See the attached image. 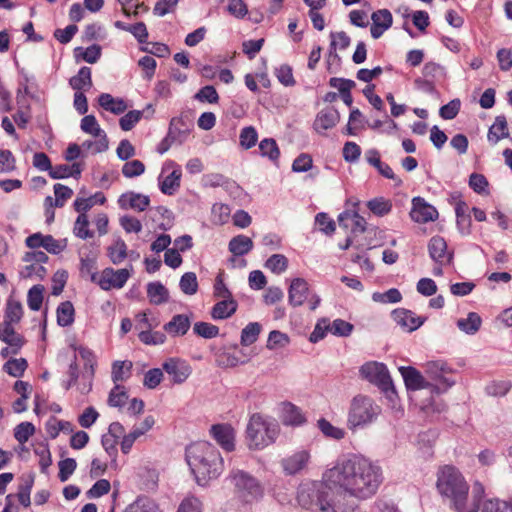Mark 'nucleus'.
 <instances>
[{
    "instance_id": "f257e3e1",
    "label": "nucleus",
    "mask_w": 512,
    "mask_h": 512,
    "mask_svg": "<svg viewBox=\"0 0 512 512\" xmlns=\"http://www.w3.org/2000/svg\"><path fill=\"white\" fill-rule=\"evenodd\" d=\"M383 480L382 469L368 458L351 455L338 459L322 481L301 483L297 502L312 512H355L357 500L376 494Z\"/></svg>"
},
{
    "instance_id": "13d9d810",
    "label": "nucleus",
    "mask_w": 512,
    "mask_h": 512,
    "mask_svg": "<svg viewBox=\"0 0 512 512\" xmlns=\"http://www.w3.org/2000/svg\"><path fill=\"white\" fill-rule=\"evenodd\" d=\"M138 337L146 345H161L166 341V335L160 331L141 330Z\"/></svg>"
},
{
    "instance_id": "f3484780",
    "label": "nucleus",
    "mask_w": 512,
    "mask_h": 512,
    "mask_svg": "<svg viewBox=\"0 0 512 512\" xmlns=\"http://www.w3.org/2000/svg\"><path fill=\"white\" fill-rule=\"evenodd\" d=\"M81 129L83 132L98 138V150H107L109 141L104 130L101 129L94 115H86L81 120Z\"/></svg>"
},
{
    "instance_id": "39448f33",
    "label": "nucleus",
    "mask_w": 512,
    "mask_h": 512,
    "mask_svg": "<svg viewBox=\"0 0 512 512\" xmlns=\"http://www.w3.org/2000/svg\"><path fill=\"white\" fill-rule=\"evenodd\" d=\"M381 413V408L373 399L364 395L355 396L350 403L347 426L356 430L374 422Z\"/></svg>"
},
{
    "instance_id": "393cba45",
    "label": "nucleus",
    "mask_w": 512,
    "mask_h": 512,
    "mask_svg": "<svg viewBox=\"0 0 512 512\" xmlns=\"http://www.w3.org/2000/svg\"><path fill=\"white\" fill-rule=\"evenodd\" d=\"M366 158L368 163L374 166L383 177L394 180L398 186L402 184V180L395 175L392 168L381 161L377 150H369L366 154Z\"/></svg>"
},
{
    "instance_id": "e2e57ef3",
    "label": "nucleus",
    "mask_w": 512,
    "mask_h": 512,
    "mask_svg": "<svg viewBox=\"0 0 512 512\" xmlns=\"http://www.w3.org/2000/svg\"><path fill=\"white\" fill-rule=\"evenodd\" d=\"M240 145L245 149H250L255 146L258 140V134L253 126L245 127L240 132Z\"/></svg>"
},
{
    "instance_id": "09e8293b",
    "label": "nucleus",
    "mask_w": 512,
    "mask_h": 512,
    "mask_svg": "<svg viewBox=\"0 0 512 512\" xmlns=\"http://www.w3.org/2000/svg\"><path fill=\"white\" fill-rule=\"evenodd\" d=\"M43 292L44 286L40 284L34 285L29 289L27 294V304L32 311L40 310L43 302Z\"/></svg>"
},
{
    "instance_id": "37998d69",
    "label": "nucleus",
    "mask_w": 512,
    "mask_h": 512,
    "mask_svg": "<svg viewBox=\"0 0 512 512\" xmlns=\"http://www.w3.org/2000/svg\"><path fill=\"white\" fill-rule=\"evenodd\" d=\"M261 332V325L258 322H251L241 331L240 342L243 346H250L255 343Z\"/></svg>"
},
{
    "instance_id": "cd10ccee",
    "label": "nucleus",
    "mask_w": 512,
    "mask_h": 512,
    "mask_svg": "<svg viewBox=\"0 0 512 512\" xmlns=\"http://www.w3.org/2000/svg\"><path fill=\"white\" fill-rule=\"evenodd\" d=\"M509 136V128L507 119L504 115H498L494 123L489 128L487 138L493 144L498 143L500 140Z\"/></svg>"
},
{
    "instance_id": "774afa93",
    "label": "nucleus",
    "mask_w": 512,
    "mask_h": 512,
    "mask_svg": "<svg viewBox=\"0 0 512 512\" xmlns=\"http://www.w3.org/2000/svg\"><path fill=\"white\" fill-rule=\"evenodd\" d=\"M145 171V165L140 160H131L126 162L122 167V174L126 178L140 176Z\"/></svg>"
},
{
    "instance_id": "412c9836",
    "label": "nucleus",
    "mask_w": 512,
    "mask_h": 512,
    "mask_svg": "<svg viewBox=\"0 0 512 512\" xmlns=\"http://www.w3.org/2000/svg\"><path fill=\"white\" fill-rule=\"evenodd\" d=\"M308 292L309 287L305 279H293L288 290L289 303L294 307L301 306L306 301Z\"/></svg>"
},
{
    "instance_id": "aec40b11",
    "label": "nucleus",
    "mask_w": 512,
    "mask_h": 512,
    "mask_svg": "<svg viewBox=\"0 0 512 512\" xmlns=\"http://www.w3.org/2000/svg\"><path fill=\"white\" fill-rule=\"evenodd\" d=\"M0 340L12 347V354L16 355L25 343L24 337L15 331L13 325L0 323Z\"/></svg>"
},
{
    "instance_id": "0e129e2a",
    "label": "nucleus",
    "mask_w": 512,
    "mask_h": 512,
    "mask_svg": "<svg viewBox=\"0 0 512 512\" xmlns=\"http://www.w3.org/2000/svg\"><path fill=\"white\" fill-rule=\"evenodd\" d=\"M143 112L140 110H132L122 116L119 125L123 131L131 130L142 118Z\"/></svg>"
},
{
    "instance_id": "58836bf2",
    "label": "nucleus",
    "mask_w": 512,
    "mask_h": 512,
    "mask_svg": "<svg viewBox=\"0 0 512 512\" xmlns=\"http://www.w3.org/2000/svg\"><path fill=\"white\" fill-rule=\"evenodd\" d=\"M74 307L70 301L62 302L57 308V323L62 327L70 326L74 322Z\"/></svg>"
},
{
    "instance_id": "bf43d9fd",
    "label": "nucleus",
    "mask_w": 512,
    "mask_h": 512,
    "mask_svg": "<svg viewBox=\"0 0 512 512\" xmlns=\"http://www.w3.org/2000/svg\"><path fill=\"white\" fill-rule=\"evenodd\" d=\"M354 326L342 319H335L332 323L329 321V331L339 337H347L353 331Z\"/></svg>"
},
{
    "instance_id": "c9c22d12",
    "label": "nucleus",
    "mask_w": 512,
    "mask_h": 512,
    "mask_svg": "<svg viewBox=\"0 0 512 512\" xmlns=\"http://www.w3.org/2000/svg\"><path fill=\"white\" fill-rule=\"evenodd\" d=\"M34 484V475L29 474L21 478L18 487L17 498L24 507H29L31 504L30 493Z\"/></svg>"
},
{
    "instance_id": "de8ad7c7",
    "label": "nucleus",
    "mask_w": 512,
    "mask_h": 512,
    "mask_svg": "<svg viewBox=\"0 0 512 512\" xmlns=\"http://www.w3.org/2000/svg\"><path fill=\"white\" fill-rule=\"evenodd\" d=\"M180 290L186 295H194L198 291L197 276L194 272L184 273L179 282Z\"/></svg>"
},
{
    "instance_id": "7c9ffc66",
    "label": "nucleus",
    "mask_w": 512,
    "mask_h": 512,
    "mask_svg": "<svg viewBox=\"0 0 512 512\" xmlns=\"http://www.w3.org/2000/svg\"><path fill=\"white\" fill-rule=\"evenodd\" d=\"M147 296L154 305H161L169 300L168 289L161 282H150L147 285Z\"/></svg>"
},
{
    "instance_id": "052dcab7",
    "label": "nucleus",
    "mask_w": 512,
    "mask_h": 512,
    "mask_svg": "<svg viewBox=\"0 0 512 512\" xmlns=\"http://www.w3.org/2000/svg\"><path fill=\"white\" fill-rule=\"evenodd\" d=\"M35 433V426L31 422H21L14 429L15 439L24 444Z\"/></svg>"
},
{
    "instance_id": "338daca9",
    "label": "nucleus",
    "mask_w": 512,
    "mask_h": 512,
    "mask_svg": "<svg viewBox=\"0 0 512 512\" xmlns=\"http://www.w3.org/2000/svg\"><path fill=\"white\" fill-rule=\"evenodd\" d=\"M59 474L58 477L61 482H65L74 473L77 467L76 460L73 458H66L58 463Z\"/></svg>"
},
{
    "instance_id": "ddd939ff",
    "label": "nucleus",
    "mask_w": 512,
    "mask_h": 512,
    "mask_svg": "<svg viewBox=\"0 0 512 512\" xmlns=\"http://www.w3.org/2000/svg\"><path fill=\"white\" fill-rule=\"evenodd\" d=\"M210 433L222 449L231 452L235 449V431L229 424L212 425Z\"/></svg>"
},
{
    "instance_id": "a18cd8bd",
    "label": "nucleus",
    "mask_w": 512,
    "mask_h": 512,
    "mask_svg": "<svg viewBox=\"0 0 512 512\" xmlns=\"http://www.w3.org/2000/svg\"><path fill=\"white\" fill-rule=\"evenodd\" d=\"M330 37V55H333L334 57H338L335 53L337 47H339L341 50H345L350 46L351 39L344 31L331 32Z\"/></svg>"
},
{
    "instance_id": "c03bdc74",
    "label": "nucleus",
    "mask_w": 512,
    "mask_h": 512,
    "mask_svg": "<svg viewBox=\"0 0 512 512\" xmlns=\"http://www.w3.org/2000/svg\"><path fill=\"white\" fill-rule=\"evenodd\" d=\"M126 512H160L157 504L148 497H138L126 508Z\"/></svg>"
},
{
    "instance_id": "864d4df0",
    "label": "nucleus",
    "mask_w": 512,
    "mask_h": 512,
    "mask_svg": "<svg viewBox=\"0 0 512 512\" xmlns=\"http://www.w3.org/2000/svg\"><path fill=\"white\" fill-rule=\"evenodd\" d=\"M28 367V363L24 358L10 359L4 364V370L10 376L21 377Z\"/></svg>"
},
{
    "instance_id": "4be33fe9",
    "label": "nucleus",
    "mask_w": 512,
    "mask_h": 512,
    "mask_svg": "<svg viewBox=\"0 0 512 512\" xmlns=\"http://www.w3.org/2000/svg\"><path fill=\"white\" fill-rule=\"evenodd\" d=\"M340 120V114L334 107L321 110L314 121V129L320 133L337 125Z\"/></svg>"
},
{
    "instance_id": "a878e982",
    "label": "nucleus",
    "mask_w": 512,
    "mask_h": 512,
    "mask_svg": "<svg viewBox=\"0 0 512 512\" xmlns=\"http://www.w3.org/2000/svg\"><path fill=\"white\" fill-rule=\"evenodd\" d=\"M192 123L181 117H174L171 119L169 124L168 133L172 132V136L176 139L177 143L182 144L188 137Z\"/></svg>"
},
{
    "instance_id": "f704fd0d",
    "label": "nucleus",
    "mask_w": 512,
    "mask_h": 512,
    "mask_svg": "<svg viewBox=\"0 0 512 512\" xmlns=\"http://www.w3.org/2000/svg\"><path fill=\"white\" fill-rule=\"evenodd\" d=\"M456 325L465 334L474 335L480 329V315L476 312H470L466 318L458 319Z\"/></svg>"
},
{
    "instance_id": "2eb2a0df",
    "label": "nucleus",
    "mask_w": 512,
    "mask_h": 512,
    "mask_svg": "<svg viewBox=\"0 0 512 512\" xmlns=\"http://www.w3.org/2000/svg\"><path fill=\"white\" fill-rule=\"evenodd\" d=\"M392 318L397 325L408 332L417 330L425 321V318L416 316L414 312L404 308L395 309L392 312Z\"/></svg>"
},
{
    "instance_id": "473e14b6",
    "label": "nucleus",
    "mask_w": 512,
    "mask_h": 512,
    "mask_svg": "<svg viewBox=\"0 0 512 512\" xmlns=\"http://www.w3.org/2000/svg\"><path fill=\"white\" fill-rule=\"evenodd\" d=\"M127 254V245L120 237L107 248V255L114 265L121 264L127 258Z\"/></svg>"
},
{
    "instance_id": "603ef678",
    "label": "nucleus",
    "mask_w": 512,
    "mask_h": 512,
    "mask_svg": "<svg viewBox=\"0 0 512 512\" xmlns=\"http://www.w3.org/2000/svg\"><path fill=\"white\" fill-rule=\"evenodd\" d=\"M265 266L271 272L281 274L288 267V259L283 254H273L267 259Z\"/></svg>"
},
{
    "instance_id": "f8f14e48",
    "label": "nucleus",
    "mask_w": 512,
    "mask_h": 512,
    "mask_svg": "<svg viewBox=\"0 0 512 512\" xmlns=\"http://www.w3.org/2000/svg\"><path fill=\"white\" fill-rule=\"evenodd\" d=\"M163 370L172 377V381L175 384H181L191 374L190 366L185 362L177 358H169L162 364Z\"/></svg>"
},
{
    "instance_id": "c85d7f7f",
    "label": "nucleus",
    "mask_w": 512,
    "mask_h": 512,
    "mask_svg": "<svg viewBox=\"0 0 512 512\" xmlns=\"http://www.w3.org/2000/svg\"><path fill=\"white\" fill-rule=\"evenodd\" d=\"M23 317V307L20 301L9 297L6 302L4 320L2 323L14 325L21 321Z\"/></svg>"
},
{
    "instance_id": "c756f323",
    "label": "nucleus",
    "mask_w": 512,
    "mask_h": 512,
    "mask_svg": "<svg viewBox=\"0 0 512 512\" xmlns=\"http://www.w3.org/2000/svg\"><path fill=\"white\" fill-rule=\"evenodd\" d=\"M253 246L252 239L242 234L233 237L228 244L229 251L234 256L248 254L253 249Z\"/></svg>"
},
{
    "instance_id": "2f4dec72",
    "label": "nucleus",
    "mask_w": 512,
    "mask_h": 512,
    "mask_svg": "<svg viewBox=\"0 0 512 512\" xmlns=\"http://www.w3.org/2000/svg\"><path fill=\"white\" fill-rule=\"evenodd\" d=\"M99 105L116 115L122 114L127 109V105L123 99H115L108 93H102L98 97Z\"/></svg>"
},
{
    "instance_id": "a19ab883",
    "label": "nucleus",
    "mask_w": 512,
    "mask_h": 512,
    "mask_svg": "<svg viewBox=\"0 0 512 512\" xmlns=\"http://www.w3.org/2000/svg\"><path fill=\"white\" fill-rule=\"evenodd\" d=\"M259 150L262 157H267L272 162H277L280 157V150L273 138H265L259 143Z\"/></svg>"
},
{
    "instance_id": "69168bd1",
    "label": "nucleus",
    "mask_w": 512,
    "mask_h": 512,
    "mask_svg": "<svg viewBox=\"0 0 512 512\" xmlns=\"http://www.w3.org/2000/svg\"><path fill=\"white\" fill-rule=\"evenodd\" d=\"M511 385L507 381H492L485 387V392L489 396L502 397L510 390Z\"/></svg>"
},
{
    "instance_id": "680f3d73",
    "label": "nucleus",
    "mask_w": 512,
    "mask_h": 512,
    "mask_svg": "<svg viewBox=\"0 0 512 512\" xmlns=\"http://www.w3.org/2000/svg\"><path fill=\"white\" fill-rule=\"evenodd\" d=\"M372 299L379 303H398L401 301L402 295L398 289L391 288L384 293H373Z\"/></svg>"
},
{
    "instance_id": "72a5a7b5",
    "label": "nucleus",
    "mask_w": 512,
    "mask_h": 512,
    "mask_svg": "<svg viewBox=\"0 0 512 512\" xmlns=\"http://www.w3.org/2000/svg\"><path fill=\"white\" fill-rule=\"evenodd\" d=\"M70 86L76 90H88L92 86L91 69L83 66L79 69L78 74L73 76L69 81Z\"/></svg>"
},
{
    "instance_id": "4c0bfd02",
    "label": "nucleus",
    "mask_w": 512,
    "mask_h": 512,
    "mask_svg": "<svg viewBox=\"0 0 512 512\" xmlns=\"http://www.w3.org/2000/svg\"><path fill=\"white\" fill-rule=\"evenodd\" d=\"M181 171L174 170L160 182V190L165 195H173L180 187Z\"/></svg>"
},
{
    "instance_id": "e433bc0d",
    "label": "nucleus",
    "mask_w": 512,
    "mask_h": 512,
    "mask_svg": "<svg viewBox=\"0 0 512 512\" xmlns=\"http://www.w3.org/2000/svg\"><path fill=\"white\" fill-rule=\"evenodd\" d=\"M351 221V232L354 234L363 233L366 230V220L356 212L344 211L338 216V223Z\"/></svg>"
},
{
    "instance_id": "9d476101",
    "label": "nucleus",
    "mask_w": 512,
    "mask_h": 512,
    "mask_svg": "<svg viewBox=\"0 0 512 512\" xmlns=\"http://www.w3.org/2000/svg\"><path fill=\"white\" fill-rule=\"evenodd\" d=\"M410 217L414 222L427 223L438 218V211L424 198L418 196L412 199Z\"/></svg>"
},
{
    "instance_id": "79ce46f5",
    "label": "nucleus",
    "mask_w": 512,
    "mask_h": 512,
    "mask_svg": "<svg viewBox=\"0 0 512 512\" xmlns=\"http://www.w3.org/2000/svg\"><path fill=\"white\" fill-rule=\"evenodd\" d=\"M132 366L131 361H115L112 364L111 377L115 385L130 376Z\"/></svg>"
},
{
    "instance_id": "b1692460",
    "label": "nucleus",
    "mask_w": 512,
    "mask_h": 512,
    "mask_svg": "<svg viewBox=\"0 0 512 512\" xmlns=\"http://www.w3.org/2000/svg\"><path fill=\"white\" fill-rule=\"evenodd\" d=\"M191 326L190 318L185 314H176L164 324L163 329L172 337L185 335Z\"/></svg>"
},
{
    "instance_id": "5fc2aeb1",
    "label": "nucleus",
    "mask_w": 512,
    "mask_h": 512,
    "mask_svg": "<svg viewBox=\"0 0 512 512\" xmlns=\"http://www.w3.org/2000/svg\"><path fill=\"white\" fill-rule=\"evenodd\" d=\"M127 399L128 394L124 386L116 384L109 393L108 404L111 407H123Z\"/></svg>"
},
{
    "instance_id": "6ab92c4d",
    "label": "nucleus",
    "mask_w": 512,
    "mask_h": 512,
    "mask_svg": "<svg viewBox=\"0 0 512 512\" xmlns=\"http://www.w3.org/2000/svg\"><path fill=\"white\" fill-rule=\"evenodd\" d=\"M399 371L404 379L406 388L411 391H416L424 388H430L433 386L427 382L423 375L414 367H400Z\"/></svg>"
},
{
    "instance_id": "20e7f679",
    "label": "nucleus",
    "mask_w": 512,
    "mask_h": 512,
    "mask_svg": "<svg viewBox=\"0 0 512 512\" xmlns=\"http://www.w3.org/2000/svg\"><path fill=\"white\" fill-rule=\"evenodd\" d=\"M279 433L276 422L267 421L261 414H253L246 428L248 446L260 450L275 442Z\"/></svg>"
},
{
    "instance_id": "6e6552de",
    "label": "nucleus",
    "mask_w": 512,
    "mask_h": 512,
    "mask_svg": "<svg viewBox=\"0 0 512 512\" xmlns=\"http://www.w3.org/2000/svg\"><path fill=\"white\" fill-rule=\"evenodd\" d=\"M129 278L130 272L128 269L114 270L111 267H107L100 272L96 283L102 290L109 291L111 289L123 288Z\"/></svg>"
},
{
    "instance_id": "8fccbe9b",
    "label": "nucleus",
    "mask_w": 512,
    "mask_h": 512,
    "mask_svg": "<svg viewBox=\"0 0 512 512\" xmlns=\"http://www.w3.org/2000/svg\"><path fill=\"white\" fill-rule=\"evenodd\" d=\"M75 55L81 56L84 61L90 64L96 63L101 57V46L93 44L86 49L82 47L75 48Z\"/></svg>"
},
{
    "instance_id": "5701e85b",
    "label": "nucleus",
    "mask_w": 512,
    "mask_h": 512,
    "mask_svg": "<svg viewBox=\"0 0 512 512\" xmlns=\"http://www.w3.org/2000/svg\"><path fill=\"white\" fill-rule=\"evenodd\" d=\"M280 418L286 426H299L306 421L301 409L291 402H283L281 404Z\"/></svg>"
},
{
    "instance_id": "3c124183",
    "label": "nucleus",
    "mask_w": 512,
    "mask_h": 512,
    "mask_svg": "<svg viewBox=\"0 0 512 512\" xmlns=\"http://www.w3.org/2000/svg\"><path fill=\"white\" fill-rule=\"evenodd\" d=\"M369 210L376 216L387 215L392 209V203L383 197H378L370 200L367 203Z\"/></svg>"
},
{
    "instance_id": "9b49d317",
    "label": "nucleus",
    "mask_w": 512,
    "mask_h": 512,
    "mask_svg": "<svg viewBox=\"0 0 512 512\" xmlns=\"http://www.w3.org/2000/svg\"><path fill=\"white\" fill-rule=\"evenodd\" d=\"M428 252L435 264L440 266L449 265L453 258L452 252L447 250L446 241L440 236H434L429 240Z\"/></svg>"
},
{
    "instance_id": "6e6d98bb",
    "label": "nucleus",
    "mask_w": 512,
    "mask_h": 512,
    "mask_svg": "<svg viewBox=\"0 0 512 512\" xmlns=\"http://www.w3.org/2000/svg\"><path fill=\"white\" fill-rule=\"evenodd\" d=\"M193 331L198 336L205 339H212L218 336L219 328L208 322H196L193 326Z\"/></svg>"
},
{
    "instance_id": "bb28decb",
    "label": "nucleus",
    "mask_w": 512,
    "mask_h": 512,
    "mask_svg": "<svg viewBox=\"0 0 512 512\" xmlns=\"http://www.w3.org/2000/svg\"><path fill=\"white\" fill-rule=\"evenodd\" d=\"M238 308V303L234 298L221 299L211 310V317L214 320H224L231 317Z\"/></svg>"
},
{
    "instance_id": "0eeeda50",
    "label": "nucleus",
    "mask_w": 512,
    "mask_h": 512,
    "mask_svg": "<svg viewBox=\"0 0 512 512\" xmlns=\"http://www.w3.org/2000/svg\"><path fill=\"white\" fill-rule=\"evenodd\" d=\"M360 375L370 383L376 385L387 397L396 394L390 374L383 363L367 362L360 367Z\"/></svg>"
},
{
    "instance_id": "4468645a",
    "label": "nucleus",
    "mask_w": 512,
    "mask_h": 512,
    "mask_svg": "<svg viewBox=\"0 0 512 512\" xmlns=\"http://www.w3.org/2000/svg\"><path fill=\"white\" fill-rule=\"evenodd\" d=\"M371 20L370 33L374 39L380 38L393 24L392 13L385 8L374 11Z\"/></svg>"
},
{
    "instance_id": "49530a36",
    "label": "nucleus",
    "mask_w": 512,
    "mask_h": 512,
    "mask_svg": "<svg viewBox=\"0 0 512 512\" xmlns=\"http://www.w3.org/2000/svg\"><path fill=\"white\" fill-rule=\"evenodd\" d=\"M88 226H89L88 216L84 213L79 214L74 223V228H73V232H74L75 236H77L78 238L83 239V240L92 238L94 233H93V231H91L88 228Z\"/></svg>"
},
{
    "instance_id": "423d86ee",
    "label": "nucleus",
    "mask_w": 512,
    "mask_h": 512,
    "mask_svg": "<svg viewBox=\"0 0 512 512\" xmlns=\"http://www.w3.org/2000/svg\"><path fill=\"white\" fill-rule=\"evenodd\" d=\"M228 478L234 487L237 497L245 503H252L263 497L264 488L262 484L250 473L240 469H233Z\"/></svg>"
},
{
    "instance_id": "4d7b16f0",
    "label": "nucleus",
    "mask_w": 512,
    "mask_h": 512,
    "mask_svg": "<svg viewBox=\"0 0 512 512\" xmlns=\"http://www.w3.org/2000/svg\"><path fill=\"white\" fill-rule=\"evenodd\" d=\"M318 428L326 437L335 440H341L345 436V431L343 429L333 426L324 418L318 420Z\"/></svg>"
},
{
    "instance_id": "dca6fc26",
    "label": "nucleus",
    "mask_w": 512,
    "mask_h": 512,
    "mask_svg": "<svg viewBox=\"0 0 512 512\" xmlns=\"http://www.w3.org/2000/svg\"><path fill=\"white\" fill-rule=\"evenodd\" d=\"M310 459L306 450H300L281 460V466L286 475H295L302 471Z\"/></svg>"
},
{
    "instance_id": "1a4fd4ad",
    "label": "nucleus",
    "mask_w": 512,
    "mask_h": 512,
    "mask_svg": "<svg viewBox=\"0 0 512 512\" xmlns=\"http://www.w3.org/2000/svg\"><path fill=\"white\" fill-rule=\"evenodd\" d=\"M447 365L443 361H430L426 364V373L436 381V384H432V391L441 393L451 387L455 381L446 376Z\"/></svg>"
},
{
    "instance_id": "f03ea898",
    "label": "nucleus",
    "mask_w": 512,
    "mask_h": 512,
    "mask_svg": "<svg viewBox=\"0 0 512 512\" xmlns=\"http://www.w3.org/2000/svg\"><path fill=\"white\" fill-rule=\"evenodd\" d=\"M186 461L199 485L218 478L224 469L223 458L209 442H196L186 448Z\"/></svg>"
},
{
    "instance_id": "7ed1b4c3",
    "label": "nucleus",
    "mask_w": 512,
    "mask_h": 512,
    "mask_svg": "<svg viewBox=\"0 0 512 512\" xmlns=\"http://www.w3.org/2000/svg\"><path fill=\"white\" fill-rule=\"evenodd\" d=\"M436 487L441 496L450 500L457 512H478L480 500L477 496L474 497L472 508H466L469 485L456 467L446 465L440 468L437 473Z\"/></svg>"
},
{
    "instance_id": "ea45409f",
    "label": "nucleus",
    "mask_w": 512,
    "mask_h": 512,
    "mask_svg": "<svg viewBox=\"0 0 512 512\" xmlns=\"http://www.w3.org/2000/svg\"><path fill=\"white\" fill-rule=\"evenodd\" d=\"M80 274L82 277L89 276L93 283H96L99 274L97 272V260L94 256L82 257L80 261Z\"/></svg>"
},
{
    "instance_id": "a211bd4d",
    "label": "nucleus",
    "mask_w": 512,
    "mask_h": 512,
    "mask_svg": "<svg viewBox=\"0 0 512 512\" xmlns=\"http://www.w3.org/2000/svg\"><path fill=\"white\" fill-rule=\"evenodd\" d=\"M150 204V198L147 195L133 191L123 193L118 199V205L121 209H132L138 212L145 211Z\"/></svg>"
}]
</instances>
